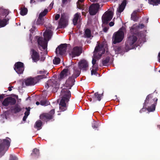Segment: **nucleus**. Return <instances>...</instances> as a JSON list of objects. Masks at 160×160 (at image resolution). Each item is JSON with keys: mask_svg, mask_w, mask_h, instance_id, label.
<instances>
[{"mask_svg": "<svg viewBox=\"0 0 160 160\" xmlns=\"http://www.w3.org/2000/svg\"><path fill=\"white\" fill-rule=\"evenodd\" d=\"M52 33V31L51 30L48 29L46 30L43 33L44 38L39 36H36L38 46L39 49H40L41 48H42L43 50H47L48 42L51 38Z\"/></svg>", "mask_w": 160, "mask_h": 160, "instance_id": "obj_1", "label": "nucleus"}, {"mask_svg": "<svg viewBox=\"0 0 160 160\" xmlns=\"http://www.w3.org/2000/svg\"><path fill=\"white\" fill-rule=\"evenodd\" d=\"M103 44H98L96 47L93 52V55L92 61V63L93 65L97 64L96 59H99L102 54L104 53L105 51H103Z\"/></svg>", "mask_w": 160, "mask_h": 160, "instance_id": "obj_2", "label": "nucleus"}, {"mask_svg": "<svg viewBox=\"0 0 160 160\" xmlns=\"http://www.w3.org/2000/svg\"><path fill=\"white\" fill-rule=\"evenodd\" d=\"M137 40V37L133 34L128 36L127 40L125 42V49L126 51L134 48V43Z\"/></svg>", "mask_w": 160, "mask_h": 160, "instance_id": "obj_3", "label": "nucleus"}, {"mask_svg": "<svg viewBox=\"0 0 160 160\" xmlns=\"http://www.w3.org/2000/svg\"><path fill=\"white\" fill-rule=\"evenodd\" d=\"M46 78V75H38L34 78L30 77L25 79L24 82L27 86H33L38 82L41 79Z\"/></svg>", "mask_w": 160, "mask_h": 160, "instance_id": "obj_4", "label": "nucleus"}, {"mask_svg": "<svg viewBox=\"0 0 160 160\" xmlns=\"http://www.w3.org/2000/svg\"><path fill=\"white\" fill-rule=\"evenodd\" d=\"M1 142H2L0 143V154L2 153V155H3L8 150L10 146L11 140L9 138L6 137V139H3Z\"/></svg>", "mask_w": 160, "mask_h": 160, "instance_id": "obj_5", "label": "nucleus"}, {"mask_svg": "<svg viewBox=\"0 0 160 160\" xmlns=\"http://www.w3.org/2000/svg\"><path fill=\"white\" fill-rule=\"evenodd\" d=\"M152 97L151 94L148 95L146 98L144 103L145 105H146L149 103H152L153 102L154 103L151 105L150 107H148L147 108V110L149 112H152L155 109L156 105L157 104L158 101V99L156 98L155 100V98L152 99Z\"/></svg>", "mask_w": 160, "mask_h": 160, "instance_id": "obj_6", "label": "nucleus"}, {"mask_svg": "<svg viewBox=\"0 0 160 160\" xmlns=\"http://www.w3.org/2000/svg\"><path fill=\"white\" fill-rule=\"evenodd\" d=\"M124 37V33L118 31L115 32L112 36V43L116 44L121 42Z\"/></svg>", "mask_w": 160, "mask_h": 160, "instance_id": "obj_7", "label": "nucleus"}, {"mask_svg": "<svg viewBox=\"0 0 160 160\" xmlns=\"http://www.w3.org/2000/svg\"><path fill=\"white\" fill-rule=\"evenodd\" d=\"M68 17L65 13H62L60 19L59 21V26L60 28H64L68 25Z\"/></svg>", "mask_w": 160, "mask_h": 160, "instance_id": "obj_8", "label": "nucleus"}, {"mask_svg": "<svg viewBox=\"0 0 160 160\" xmlns=\"http://www.w3.org/2000/svg\"><path fill=\"white\" fill-rule=\"evenodd\" d=\"M55 113V110L52 109L48 113H43L40 116V118L43 121L47 122L52 119Z\"/></svg>", "mask_w": 160, "mask_h": 160, "instance_id": "obj_9", "label": "nucleus"}, {"mask_svg": "<svg viewBox=\"0 0 160 160\" xmlns=\"http://www.w3.org/2000/svg\"><path fill=\"white\" fill-rule=\"evenodd\" d=\"M113 17V13L111 11L105 12L102 17V26L103 24L107 25L109 21L111 20Z\"/></svg>", "mask_w": 160, "mask_h": 160, "instance_id": "obj_10", "label": "nucleus"}, {"mask_svg": "<svg viewBox=\"0 0 160 160\" xmlns=\"http://www.w3.org/2000/svg\"><path fill=\"white\" fill-rule=\"evenodd\" d=\"M59 84L55 80L52 79L49 80L47 81L45 84V88L48 89V88L51 87L54 88H59Z\"/></svg>", "mask_w": 160, "mask_h": 160, "instance_id": "obj_11", "label": "nucleus"}, {"mask_svg": "<svg viewBox=\"0 0 160 160\" xmlns=\"http://www.w3.org/2000/svg\"><path fill=\"white\" fill-rule=\"evenodd\" d=\"M67 44L66 43L61 44L58 46L55 51L56 54L62 55L65 54L66 52Z\"/></svg>", "mask_w": 160, "mask_h": 160, "instance_id": "obj_12", "label": "nucleus"}, {"mask_svg": "<svg viewBox=\"0 0 160 160\" xmlns=\"http://www.w3.org/2000/svg\"><path fill=\"white\" fill-rule=\"evenodd\" d=\"M100 7L99 3H92L89 7V14L91 15H95L98 12Z\"/></svg>", "mask_w": 160, "mask_h": 160, "instance_id": "obj_13", "label": "nucleus"}, {"mask_svg": "<svg viewBox=\"0 0 160 160\" xmlns=\"http://www.w3.org/2000/svg\"><path fill=\"white\" fill-rule=\"evenodd\" d=\"M14 66V69L18 74L23 73L24 69L23 63L20 62H17L15 63Z\"/></svg>", "mask_w": 160, "mask_h": 160, "instance_id": "obj_14", "label": "nucleus"}, {"mask_svg": "<svg viewBox=\"0 0 160 160\" xmlns=\"http://www.w3.org/2000/svg\"><path fill=\"white\" fill-rule=\"evenodd\" d=\"M69 89L64 88H63L61 91V95L62 96V99H63L64 100L66 101L67 102H68L69 98L71 97V92L68 90Z\"/></svg>", "mask_w": 160, "mask_h": 160, "instance_id": "obj_15", "label": "nucleus"}, {"mask_svg": "<svg viewBox=\"0 0 160 160\" xmlns=\"http://www.w3.org/2000/svg\"><path fill=\"white\" fill-rule=\"evenodd\" d=\"M16 102L15 98L11 97H8L5 98L2 102L3 106H8L9 105H15Z\"/></svg>", "mask_w": 160, "mask_h": 160, "instance_id": "obj_16", "label": "nucleus"}, {"mask_svg": "<svg viewBox=\"0 0 160 160\" xmlns=\"http://www.w3.org/2000/svg\"><path fill=\"white\" fill-rule=\"evenodd\" d=\"M31 58L33 61L34 62H37L40 59L39 53L33 49L31 50Z\"/></svg>", "mask_w": 160, "mask_h": 160, "instance_id": "obj_17", "label": "nucleus"}, {"mask_svg": "<svg viewBox=\"0 0 160 160\" xmlns=\"http://www.w3.org/2000/svg\"><path fill=\"white\" fill-rule=\"evenodd\" d=\"M78 66L81 70L82 69L83 71H86L88 68V63L86 60L83 59L79 62Z\"/></svg>", "mask_w": 160, "mask_h": 160, "instance_id": "obj_18", "label": "nucleus"}, {"mask_svg": "<svg viewBox=\"0 0 160 160\" xmlns=\"http://www.w3.org/2000/svg\"><path fill=\"white\" fill-rule=\"evenodd\" d=\"M82 52L81 48L78 46H76L73 48L70 53V55L72 57H75L76 56H78Z\"/></svg>", "mask_w": 160, "mask_h": 160, "instance_id": "obj_19", "label": "nucleus"}, {"mask_svg": "<svg viewBox=\"0 0 160 160\" xmlns=\"http://www.w3.org/2000/svg\"><path fill=\"white\" fill-rule=\"evenodd\" d=\"M75 81L73 77H71L66 81L65 86L68 89H70L72 87L74 84Z\"/></svg>", "mask_w": 160, "mask_h": 160, "instance_id": "obj_20", "label": "nucleus"}, {"mask_svg": "<svg viewBox=\"0 0 160 160\" xmlns=\"http://www.w3.org/2000/svg\"><path fill=\"white\" fill-rule=\"evenodd\" d=\"M68 102L64 100L63 99H61L59 104V109L61 112H63L67 109V105L66 102Z\"/></svg>", "mask_w": 160, "mask_h": 160, "instance_id": "obj_21", "label": "nucleus"}, {"mask_svg": "<svg viewBox=\"0 0 160 160\" xmlns=\"http://www.w3.org/2000/svg\"><path fill=\"white\" fill-rule=\"evenodd\" d=\"M11 110L12 112L16 114L21 111L22 108L19 105L17 104L15 106L11 107Z\"/></svg>", "mask_w": 160, "mask_h": 160, "instance_id": "obj_22", "label": "nucleus"}, {"mask_svg": "<svg viewBox=\"0 0 160 160\" xmlns=\"http://www.w3.org/2000/svg\"><path fill=\"white\" fill-rule=\"evenodd\" d=\"M114 50L116 54H121L126 52L125 47H124L122 46H116L114 48Z\"/></svg>", "mask_w": 160, "mask_h": 160, "instance_id": "obj_23", "label": "nucleus"}, {"mask_svg": "<svg viewBox=\"0 0 160 160\" xmlns=\"http://www.w3.org/2000/svg\"><path fill=\"white\" fill-rule=\"evenodd\" d=\"M81 17V13L79 12H77L74 15L72 22L74 26L77 24L78 21L79 19H80Z\"/></svg>", "mask_w": 160, "mask_h": 160, "instance_id": "obj_24", "label": "nucleus"}, {"mask_svg": "<svg viewBox=\"0 0 160 160\" xmlns=\"http://www.w3.org/2000/svg\"><path fill=\"white\" fill-rule=\"evenodd\" d=\"M68 70V68L63 69L61 72L59 78L60 79H62L68 75L69 72Z\"/></svg>", "mask_w": 160, "mask_h": 160, "instance_id": "obj_25", "label": "nucleus"}, {"mask_svg": "<svg viewBox=\"0 0 160 160\" xmlns=\"http://www.w3.org/2000/svg\"><path fill=\"white\" fill-rule=\"evenodd\" d=\"M127 0H124L121 4L119 6L118 8L117 11L118 12L121 13L124 10L127 4Z\"/></svg>", "mask_w": 160, "mask_h": 160, "instance_id": "obj_26", "label": "nucleus"}, {"mask_svg": "<svg viewBox=\"0 0 160 160\" xmlns=\"http://www.w3.org/2000/svg\"><path fill=\"white\" fill-rule=\"evenodd\" d=\"M103 93L100 94L98 92H96L94 93V95L92 96V98L95 100H98L99 101H101L102 97L103 95Z\"/></svg>", "mask_w": 160, "mask_h": 160, "instance_id": "obj_27", "label": "nucleus"}, {"mask_svg": "<svg viewBox=\"0 0 160 160\" xmlns=\"http://www.w3.org/2000/svg\"><path fill=\"white\" fill-rule=\"evenodd\" d=\"M84 37L87 38H90L93 37L91 34V30L89 28H87L84 31Z\"/></svg>", "mask_w": 160, "mask_h": 160, "instance_id": "obj_28", "label": "nucleus"}, {"mask_svg": "<svg viewBox=\"0 0 160 160\" xmlns=\"http://www.w3.org/2000/svg\"><path fill=\"white\" fill-rule=\"evenodd\" d=\"M31 155L33 158H38L39 155V150L36 148L34 149L31 154Z\"/></svg>", "mask_w": 160, "mask_h": 160, "instance_id": "obj_29", "label": "nucleus"}, {"mask_svg": "<svg viewBox=\"0 0 160 160\" xmlns=\"http://www.w3.org/2000/svg\"><path fill=\"white\" fill-rule=\"evenodd\" d=\"M42 122L40 120L37 121L34 125V128L37 129L38 130H39L41 128L42 125Z\"/></svg>", "mask_w": 160, "mask_h": 160, "instance_id": "obj_30", "label": "nucleus"}, {"mask_svg": "<svg viewBox=\"0 0 160 160\" xmlns=\"http://www.w3.org/2000/svg\"><path fill=\"white\" fill-rule=\"evenodd\" d=\"M9 19L8 18L7 19L4 18L2 19L0 18V28L5 27L7 24Z\"/></svg>", "mask_w": 160, "mask_h": 160, "instance_id": "obj_31", "label": "nucleus"}, {"mask_svg": "<svg viewBox=\"0 0 160 160\" xmlns=\"http://www.w3.org/2000/svg\"><path fill=\"white\" fill-rule=\"evenodd\" d=\"M74 73L71 77H73L75 79V78H76L79 76L81 71L79 70L78 68L75 69V68H74Z\"/></svg>", "mask_w": 160, "mask_h": 160, "instance_id": "obj_32", "label": "nucleus"}, {"mask_svg": "<svg viewBox=\"0 0 160 160\" xmlns=\"http://www.w3.org/2000/svg\"><path fill=\"white\" fill-rule=\"evenodd\" d=\"M138 12V11L137 10L134 11L131 14V18L134 21H136L138 19V18L137 15Z\"/></svg>", "mask_w": 160, "mask_h": 160, "instance_id": "obj_33", "label": "nucleus"}, {"mask_svg": "<svg viewBox=\"0 0 160 160\" xmlns=\"http://www.w3.org/2000/svg\"><path fill=\"white\" fill-rule=\"evenodd\" d=\"M50 104V102L45 98H43L40 102V104L42 106H47Z\"/></svg>", "mask_w": 160, "mask_h": 160, "instance_id": "obj_34", "label": "nucleus"}, {"mask_svg": "<svg viewBox=\"0 0 160 160\" xmlns=\"http://www.w3.org/2000/svg\"><path fill=\"white\" fill-rule=\"evenodd\" d=\"M148 2L151 4L157 6L160 3V0H148Z\"/></svg>", "mask_w": 160, "mask_h": 160, "instance_id": "obj_35", "label": "nucleus"}, {"mask_svg": "<svg viewBox=\"0 0 160 160\" xmlns=\"http://www.w3.org/2000/svg\"><path fill=\"white\" fill-rule=\"evenodd\" d=\"M110 57L109 56L107 57L105 59L102 60V63L103 66H107L110 61Z\"/></svg>", "mask_w": 160, "mask_h": 160, "instance_id": "obj_36", "label": "nucleus"}, {"mask_svg": "<svg viewBox=\"0 0 160 160\" xmlns=\"http://www.w3.org/2000/svg\"><path fill=\"white\" fill-rule=\"evenodd\" d=\"M28 10L27 8L25 7L24 6L23 8H20V14L22 16L26 15L28 12Z\"/></svg>", "mask_w": 160, "mask_h": 160, "instance_id": "obj_37", "label": "nucleus"}, {"mask_svg": "<svg viewBox=\"0 0 160 160\" xmlns=\"http://www.w3.org/2000/svg\"><path fill=\"white\" fill-rule=\"evenodd\" d=\"M44 23V18H43L39 17L36 22L37 24L42 25Z\"/></svg>", "mask_w": 160, "mask_h": 160, "instance_id": "obj_38", "label": "nucleus"}, {"mask_svg": "<svg viewBox=\"0 0 160 160\" xmlns=\"http://www.w3.org/2000/svg\"><path fill=\"white\" fill-rule=\"evenodd\" d=\"M99 123L98 122L93 121L92 123V127L95 130H98V127L99 126Z\"/></svg>", "mask_w": 160, "mask_h": 160, "instance_id": "obj_39", "label": "nucleus"}, {"mask_svg": "<svg viewBox=\"0 0 160 160\" xmlns=\"http://www.w3.org/2000/svg\"><path fill=\"white\" fill-rule=\"evenodd\" d=\"M60 61L59 58L55 57L53 60V63L54 64L58 65L60 63Z\"/></svg>", "mask_w": 160, "mask_h": 160, "instance_id": "obj_40", "label": "nucleus"}, {"mask_svg": "<svg viewBox=\"0 0 160 160\" xmlns=\"http://www.w3.org/2000/svg\"><path fill=\"white\" fill-rule=\"evenodd\" d=\"M48 12V10L47 9H45L43 12H41L39 14V17L43 18L44 16H45Z\"/></svg>", "mask_w": 160, "mask_h": 160, "instance_id": "obj_41", "label": "nucleus"}, {"mask_svg": "<svg viewBox=\"0 0 160 160\" xmlns=\"http://www.w3.org/2000/svg\"><path fill=\"white\" fill-rule=\"evenodd\" d=\"M1 8L0 10L1 9H2V13L3 15L6 16L9 13V11L8 9H3L2 8Z\"/></svg>", "mask_w": 160, "mask_h": 160, "instance_id": "obj_42", "label": "nucleus"}, {"mask_svg": "<svg viewBox=\"0 0 160 160\" xmlns=\"http://www.w3.org/2000/svg\"><path fill=\"white\" fill-rule=\"evenodd\" d=\"M77 7L79 9H82V10L84 9V6L80 4L79 2H77Z\"/></svg>", "mask_w": 160, "mask_h": 160, "instance_id": "obj_43", "label": "nucleus"}, {"mask_svg": "<svg viewBox=\"0 0 160 160\" xmlns=\"http://www.w3.org/2000/svg\"><path fill=\"white\" fill-rule=\"evenodd\" d=\"M38 73L40 74H41L40 75H46V78H47V74L48 73H47V72L46 71H45L44 70L43 71H38Z\"/></svg>", "mask_w": 160, "mask_h": 160, "instance_id": "obj_44", "label": "nucleus"}, {"mask_svg": "<svg viewBox=\"0 0 160 160\" xmlns=\"http://www.w3.org/2000/svg\"><path fill=\"white\" fill-rule=\"evenodd\" d=\"M9 160H18V159L15 156L10 155V156Z\"/></svg>", "mask_w": 160, "mask_h": 160, "instance_id": "obj_45", "label": "nucleus"}, {"mask_svg": "<svg viewBox=\"0 0 160 160\" xmlns=\"http://www.w3.org/2000/svg\"><path fill=\"white\" fill-rule=\"evenodd\" d=\"M26 109H27V111L24 113V115L28 117L30 113V108H29V109H28L27 108H26Z\"/></svg>", "mask_w": 160, "mask_h": 160, "instance_id": "obj_46", "label": "nucleus"}, {"mask_svg": "<svg viewBox=\"0 0 160 160\" xmlns=\"http://www.w3.org/2000/svg\"><path fill=\"white\" fill-rule=\"evenodd\" d=\"M126 31L125 28L122 26L121 28L118 31H120V32H122L124 33V32Z\"/></svg>", "mask_w": 160, "mask_h": 160, "instance_id": "obj_47", "label": "nucleus"}, {"mask_svg": "<svg viewBox=\"0 0 160 160\" xmlns=\"http://www.w3.org/2000/svg\"><path fill=\"white\" fill-rule=\"evenodd\" d=\"M92 68H94V69L97 70L98 68V64L97 63L95 64H94V65H93Z\"/></svg>", "mask_w": 160, "mask_h": 160, "instance_id": "obj_48", "label": "nucleus"}, {"mask_svg": "<svg viewBox=\"0 0 160 160\" xmlns=\"http://www.w3.org/2000/svg\"><path fill=\"white\" fill-rule=\"evenodd\" d=\"M97 70L94 69H92L91 71V75H93V74H95L97 72Z\"/></svg>", "mask_w": 160, "mask_h": 160, "instance_id": "obj_49", "label": "nucleus"}, {"mask_svg": "<svg viewBox=\"0 0 160 160\" xmlns=\"http://www.w3.org/2000/svg\"><path fill=\"white\" fill-rule=\"evenodd\" d=\"M60 15L59 14H57L55 15V20H57L59 18Z\"/></svg>", "mask_w": 160, "mask_h": 160, "instance_id": "obj_50", "label": "nucleus"}, {"mask_svg": "<svg viewBox=\"0 0 160 160\" xmlns=\"http://www.w3.org/2000/svg\"><path fill=\"white\" fill-rule=\"evenodd\" d=\"M108 27H105L103 28V31L105 32H106L108 29Z\"/></svg>", "mask_w": 160, "mask_h": 160, "instance_id": "obj_51", "label": "nucleus"}, {"mask_svg": "<svg viewBox=\"0 0 160 160\" xmlns=\"http://www.w3.org/2000/svg\"><path fill=\"white\" fill-rule=\"evenodd\" d=\"M109 24L110 27H112L114 25V23L112 22H111L109 23Z\"/></svg>", "mask_w": 160, "mask_h": 160, "instance_id": "obj_52", "label": "nucleus"}, {"mask_svg": "<svg viewBox=\"0 0 160 160\" xmlns=\"http://www.w3.org/2000/svg\"><path fill=\"white\" fill-rule=\"evenodd\" d=\"M27 118V116L24 115V116L23 118V119H22L23 121H25Z\"/></svg>", "mask_w": 160, "mask_h": 160, "instance_id": "obj_53", "label": "nucleus"}, {"mask_svg": "<svg viewBox=\"0 0 160 160\" xmlns=\"http://www.w3.org/2000/svg\"><path fill=\"white\" fill-rule=\"evenodd\" d=\"M35 2V0H30V3L31 4Z\"/></svg>", "mask_w": 160, "mask_h": 160, "instance_id": "obj_54", "label": "nucleus"}, {"mask_svg": "<svg viewBox=\"0 0 160 160\" xmlns=\"http://www.w3.org/2000/svg\"><path fill=\"white\" fill-rule=\"evenodd\" d=\"M139 27V28H142L144 27V25L143 24H142L140 25Z\"/></svg>", "mask_w": 160, "mask_h": 160, "instance_id": "obj_55", "label": "nucleus"}, {"mask_svg": "<svg viewBox=\"0 0 160 160\" xmlns=\"http://www.w3.org/2000/svg\"><path fill=\"white\" fill-rule=\"evenodd\" d=\"M158 61L159 62H160V52H159L158 53Z\"/></svg>", "mask_w": 160, "mask_h": 160, "instance_id": "obj_56", "label": "nucleus"}, {"mask_svg": "<svg viewBox=\"0 0 160 160\" xmlns=\"http://www.w3.org/2000/svg\"><path fill=\"white\" fill-rule=\"evenodd\" d=\"M4 94L0 95V99H3L4 98Z\"/></svg>", "mask_w": 160, "mask_h": 160, "instance_id": "obj_57", "label": "nucleus"}, {"mask_svg": "<svg viewBox=\"0 0 160 160\" xmlns=\"http://www.w3.org/2000/svg\"><path fill=\"white\" fill-rule=\"evenodd\" d=\"M45 59V57H41V60L42 61H43Z\"/></svg>", "mask_w": 160, "mask_h": 160, "instance_id": "obj_58", "label": "nucleus"}, {"mask_svg": "<svg viewBox=\"0 0 160 160\" xmlns=\"http://www.w3.org/2000/svg\"><path fill=\"white\" fill-rule=\"evenodd\" d=\"M13 87H8V90L10 91H11L12 90V88H13Z\"/></svg>", "mask_w": 160, "mask_h": 160, "instance_id": "obj_59", "label": "nucleus"}, {"mask_svg": "<svg viewBox=\"0 0 160 160\" xmlns=\"http://www.w3.org/2000/svg\"><path fill=\"white\" fill-rule=\"evenodd\" d=\"M90 1L92 2H97L98 0H90Z\"/></svg>", "mask_w": 160, "mask_h": 160, "instance_id": "obj_60", "label": "nucleus"}, {"mask_svg": "<svg viewBox=\"0 0 160 160\" xmlns=\"http://www.w3.org/2000/svg\"><path fill=\"white\" fill-rule=\"evenodd\" d=\"M36 104L37 105H38L39 104H40V102H37L36 103Z\"/></svg>", "mask_w": 160, "mask_h": 160, "instance_id": "obj_61", "label": "nucleus"}, {"mask_svg": "<svg viewBox=\"0 0 160 160\" xmlns=\"http://www.w3.org/2000/svg\"><path fill=\"white\" fill-rule=\"evenodd\" d=\"M84 0H78V1L80 2H82L84 1Z\"/></svg>", "mask_w": 160, "mask_h": 160, "instance_id": "obj_62", "label": "nucleus"}, {"mask_svg": "<svg viewBox=\"0 0 160 160\" xmlns=\"http://www.w3.org/2000/svg\"><path fill=\"white\" fill-rule=\"evenodd\" d=\"M147 22H148V19H147Z\"/></svg>", "mask_w": 160, "mask_h": 160, "instance_id": "obj_63", "label": "nucleus"}]
</instances>
